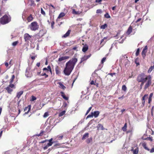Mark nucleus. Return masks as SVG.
Segmentation results:
<instances>
[{
	"label": "nucleus",
	"mask_w": 154,
	"mask_h": 154,
	"mask_svg": "<svg viewBox=\"0 0 154 154\" xmlns=\"http://www.w3.org/2000/svg\"><path fill=\"white\" fill-rule=\"evenodd\" d=\"M28 3L31 6H35V4L34 3V2L33 0H29Z\"/></svg>",
	"instance_id": "obj_24"
},
{
	"label": "nucleus",
	"mask_w": 154,
	"mask_h": 154,
	"mask_svg": "<svg viewBox=\"0 0 154 154\" xmlns=\"http://www.w3.org/2000/svg\"><path fill=\"white\" fill-rule=\"evenodd\" d=\"M97 13H102V11L100 9H98L96 11Z\"/></svg>",
	"instance_id": "obj_54"
},
{
	"label": "nucleus",
	"mask_w": 154,
	"mask_h": 154,
	"mask_svg": "<svg viewBox=\"0 0 154 154\" xmlns=\"http://www.w3.org/2000/svg\"><path fill=\"white\" fill-rule=\"evenodd\" d=\"M124 98V95L122 96V97H119L118 98L119 99L122 100Z\"/></svg>",
	"instance_id": "obj_62"
},
{
	"label": "nucleus",
	"mask_w": 154,
	"mask_h": 154,
	"mask_svg": "<svg viewBox=\"0 0 154 154\" xmlns=\"http://www.w3.org/2000/svg\"><path fill=\"white\" fill-rule=\"evenodd\" d=\"M124 37V36L123 35H122L121 37V39H122L121 41L120 40V39L119 40V42L120 43H122L123 42V41H124V40L125 39V38L124 39V38H123Z\"/></svg>",
	"instance_id": "obj_41"
},
{
	"label": "nucleus",
	"mask_w": 154,
	"mask_h": 154,
	"mask_svg": "<svg viewBox=\"0 0 154 154\" xmlns=\"http://www.w3.org/2000/svg\"><path fill=\"white\" fill-rule=\"evenodd\" d=\"M32 37V35H30L27 33L25 34L24 35V38L26 42H28Z\"/></svg>",
	"instance_id": "obj_6"
},
{
	"label": "nucleus",
	"mask_w": 154,
	"mask_h": 154,
	"mask_svg": "<svg viewBox=\"0 0 154 154\" xmlns=\"http://www.w3.org/2000/svg\"><path fill=\"white\" fill-rule=\"evenodd\" d=\"M50 10V13H53L55 12V7L51 4L48 5Z\"/></svg>",
	"instance_id": "obj_7"
},
{
	"label": "nucleus",
	"mask_w": 154,
	"mask_h": 154,
	"mask_svg": "<svg viewBox=\"0 0 154 154\" xmlns=\"http://www.w3.org/2000/svg\"><path fill=\"white\" fill-rule=\"evenodd\" d=\"M70 30H69L67 31V32L62 37H64V38H66V37H67V36H68L69 34H70Z\"/></svg>",
	"instance_id": "obj_22"
},
{
	"label": "nucleus",
	"mask_w": 154,
	"mask_h": 154,
	"mask_svg": "<svg viewBox=\"0 0 154 154\" xmlns=\"http://www.w3.org/2000/svg\"><path fill=\"white\" fill-rule=\"evenodd\" d=\"M11 20L10 17L5 15L0 19V22L2 24H5L8 23Z\"/></svg>",
	"instance_id": "obj_3"
},
{
	"label": "nucleus",
	"mask_w": 154,
	"mask_h": 154,
	"mask_svg": "<svg viewBox=\"0 0 154 154\" xmlns=\"http://www.w3.org/2000/svg\"><path fill=\"white\" fill-rule=\"evenodd\" d=\"M41 14L44 15L45 16V13L42 8H41Z\"/></svg>",
	"instance_id": "obj_44"
},
{
	"label": "nucleus",
	"mask_w": 154,
	"mask_h": 154,
	"mask_svg": "<svg viewBox=\"0 0 154 154\" xmlns=\"http://www.w3.org/2000/svg\"><path fill=\"white\" fill-rule=\"evenodd\" d=\"M61 144L60 143H57L56 144L54 145V147H56V148H58V147H57V146H61Z\"/></svg>",
	"instance_id": "obj_49"
},
{
	"label": "nucleus",
	"mask_w": 154,
	"mask_h": 154,
	"mask_svg": "<svg viewBox=\"0 0 154 154\" xmlns=\"http://www.w3.org/2000/svg\"><path fill=\"white\" fill-rule=\"evenodd\" d=\"M55 120L54 119H50L49 124L51 126H54L56 125V124L54 123L55 122Z\"/></svg>",
	"instance_id": "obj_11"
},
{
	"label": "nucleus",
	"mask_w": 154,
	"mask_h": 154,
	"mask_svg": "<svg viewBox=\"0 0 154 154\" xmlns=\"http://www.w3.org/2000/svg\"><path fill=\"white\" fill-rule=\"evenodd\" d=\"M29 27L31 30L35 31L38 29L39 26L37 22H33L29 25Z\"/></svg>",
	"instance_id": "obj_4"
},
{
	"label": "nucleus",
	"mask_w": 154,
	"mask_h": 154,
	"mask_svg": "<svg viewBox=\"0 0 154 154\" xmlns=\"http://www.w3.org/2000/svg\"><path fill=\"white\" fill-rule=\"evenodd\" d=\"M100 114V112L99 111H95L93 112V116H94L95 118L97 117Z\"/></svg>",
	"instance_id": "obj_16"
},
{
	"label": "nucleus",
	"mask_w": 154,
	"mask_h": 154,
	"mask_svg": "<svg viewBox=\"0 0 154 154\" xmlns=\"http://www.w3.org/2000/svg\"><path fill=\"white\" fill-rule=\"evenodd\" d=\"M153 94L152 93H151L150 94H149V98H152V97L153 96Z\"/></svg>",
	"instance_id": "obj_58"
},
{
	"label": "nucleus",
	"mask_w": 154,
	"mask_h": 154,
	"mask_svg": "<svg viewBox=\"0 0 154 154\" xmlns=\"http://www.w3.org/2000/svg\"><path fill=\"white\" fill-rule=\"evenodd\" d=\"M15 78V76L14 75H13L12 76L11 78V81L10 82V84H11L14 81V80Z\"/></svg>",
	"instance_id": "obj_37"
},
{
	"label": "nucleus",
	"mask_w": 154,
	"mask_h": 154,
	"mask_svg": "<svg viewBox=\"0 0 154 154\" xmlns=\"http://www.w3.org/2000/svg\"><path fill=\"white\" fill-rule=\"evenodd\" d=\"M146 49L144 48L143 49V50H142V51L141 53V54H142V56L143 57V58H144V57H145V56H146Z\"/></svg>",
	"instance_id": "obj_20"
},
{
	"label": "nucleus",
	"mask_w": 154,
	"mask_h": 154,
	"mask_svg": "<svg viewBox=\"0 0 154 154\" xmlns=\"http://www.w3.org/2000/svg\"><path fill=\"white\" fill-rule=\"evenodd\" d=\"M40 75L41 76H43L45 75V78H47V77H48V75H46L45 73H42V74H41Z\"/></svg>",
	"instance_id": "obj_47"
},
{
	"label": "nucleus",
	"mask_w": 154,
	"mask_h": 154,
	"mask_svg": "<svg viewBox=\"0 0 154 154\" xmlns=\"http://www.w3.org/2000/svg\"><path fill=\"white\" fill-rule=\"evenodd\" d=\"M54 22L52 21L51 23V28L53 29L54 28Z\"/></svg>",
	"instance_id": "obj_55"
},
{
	"label": "nucleus",
	"mask_w": 154,
	"mask_h": 154,
	"mask_svg": "<svg viewBox=\"0 0 154 154\" xmlns=\"http://www.w3.org/2000/svg\"><path fill=\"white\" fill-rule=\"evenodd\" d=\"M90 84L91 85H95V83H94V81L92 80Z\"/></svg>",
	"instance_id": "obj_63"
},
{
	"label": "nucleus",
	"mask_w": 154,
	"mask_h": 154,
	"mask_svg": "<svg viewBox=\"0 0 154 154\" xmlns=\"http://www.w3.org/2000/svg\"><path fill=\"white\" fill-rule=\"evenodd\" d=\"M107 26V25L106 24H104V25H102L100 26V28L102 29H104Z\"/></svg>",
	"instance_id": "obj_35"
},
{
	"label": "nucleus",
	"mask_w": 154,
	"mask_h": 154,
	"mask_svg": "<svg viewBox=\"0 0 154 154\" xmlns=\"http://www.w3.org/2000/svg\"><path fill=\"white\" fill-rule=\"evenodd\" d=\"M97 127L98 129H101L102 130H104V128L103 127V126L101 124H99L98 125Z\"/></svg>",
	"instance_id": "obj_26"
},
{
	"label": "nucleus",
	"mask_w": 154,
	"mask_h": 154,
	"mask_svg": "<svg viewBox=\"0 0 154 154\" xmlns=\"http://www.w3.org/2000/svg\"><path fill=\"white\" fill-rule=\"evenodd\" d=\"M48 141H47V142H49L48 143H53V142H52V141L53 140V139L52 138H51L49 140H48Z\"/></svg>",
	"instance_id": "obj_56"
},
{
	"label": "nucleus",
	"mask_w": 154,
	"mask_h": 154,
	"mask_svg": "<svg viewBox=\"0 0 154 154\" xmlns=\"http://www.w3.org/2000/svg\"><path fill=\"white\" fill-rule=\"evenodd\" d=\"M14 86V85L13 84H10L8 87L11 88H13Z\"/></svg>",
	"instance_id": "obj_57"
},
{
	"label": "nucleus",
	"mask_w": 154,
	"mask_h": 154,
	"mask_svg": "<svg viewBox=\"0 0 154 154\" xmlns=\"http://www.w3.org/2000/svg\"><path fill=\"white\" fill-rule=\"evenodd\" d=\"M89 137V134L88 133H85L82 136V139L84 140Z\"/></svg>",
	"instance_id": "obj_19"
},
{
	"label": "nucleus",
	"mask_w": 154,
	"mask_h": 154,
	"mask_svg": "<svg viewBox=\"0 0 154 154\" xmlns=\"http://www.w3.org/2000/svg\"><path fill=\"white\" fill-rule=\"evenodd\" d=\"M154 152V148H152V149L150 151V152L152 153Z\"/></svg>",
	"instance_id": "obj_60"
},
{
	"label": "nucleus",
	"mask_w": 154,
	"mask_h": 154,
	"mask_svg": "<svg viewBox=\"0 0 154 154\" xmlns=\"http://www.w3.org/2000/svg\"><path fill=\"white\" fill-rule=\"evenodd\" d=\"M139 51H140V49H139V48H138L137 49L136 52V56H137L138 55Z\"/></svg>",
	"instance_id": "obj_48"
},
{
	"label": "nucleus",
	"mask_w": 154,
	"mask_h": 154,
	"mask_svg": "<svg viewBox=\"0 0 154 154\" xmlns=\"http://www.w3.org/2000/svg\"><path fill=\"white\" fill-rule=\"evenodd\" d=\"M74 56V57L69 61L66 64V67L64 70L63 72L66 75H69L73 69L74 67L77 62L78 60Z\"/></svg>",
	"instance_id": "obj_1"
},
{
	"label": "nucleus",
	"mask_w": 154,
	"mask_h": 154,
	"mask_svg": "<svg viewBox=\"0 0 154 154\" xmlns=\"http://www.w3.org/2000/svg\"><path fill=\"white\" fill-rule=\"evenodd\" d=\"M133 23H131V26H130L128 29V30L126 32V34L127 35H129L131 33V32H132V28L131 26L132 25H133Z\"/></svg>",
	"instance_id": "obj_10"
},
{
	"label": "nucleus",
	"mask_w": 154,
	"mask_h": 154,
	"mask_svg": "<svg viewBox=\"0 0 154 154\" xmlns=\"http://www.w3.org/2000/svg\"><path fill=\"white\" fill-rule=\"evenodd\" d=\"M134 154H137L138 152V148L136 147L135 149L132 150Z\"/></svg>",
	"instance_id": "obj_25"
},
{
	"label": "nucleus",
	"mask_w": 154,
	"mask_h": 154,
	"mask_svg": "<svg viewBox=\"0 0 154 154\" xmlns=\"http://www.w3.org/2000/svg\"><path fill=\"white\" fill-rule=\"evenodd\" d=\"M147 80V81L144 86L145 89L148 88L151 84V77L150 75L147 76L144 73H142L139 74L137 78V81L138 82H146Z\"/></svg>",
	"instance_id": "obj_2"
},
{
	"label": "nucleus",
	"mask_w": 154,
	"mask_h": 154,
	"mask_svg": "<svg viewBox=\"0 0 154 154\" xmlns=\"http://www.w3.org/2000/svg\"><path fill=\"white\" fill-rule=\"evenodd\" d=\"M18 43H19V42L18 41H16L13 42L12 44V45L13 46H15L17 45V44Z\"/></svg>",
	"instance_id": "obj_43"
},
{
	"label": "nucleus",
	"mask_w": 154,
	"mask_h": 154,
	"mask_svg": "<svg viewBox=\"0 0 154 154\" xmlns=\"http://www.w3.org/2000/svg\"><path fill=\"white\" fill-rule=\"evenodd\" d=\"M48 112H45L43 116V117L44 118H46L48 116Z\"/></svg>",
	"instance_id": "obj_45"
},
{
	"label": "nucleus",
	"mask_w": 154,
	"mask_h": 154,
	"mask_svg": "<svg viewBox=\"0 0 154 154\" xmlns=\"http://www.w3.org/2000/svg\"><path fill=\"white\" fill-rule=\"evenodd\" d=\"M55 71L56 74L57 75H59L61 73L60 68L57 66H56L55 67Z\"/></svg>",
	"instance_id": "obj_13"
},
{
	"label": "nucleus",
	"mask_w": 154,
	"mask_h": 154,
	"mask_svg": "<svg viewBox=\"0 0 154 154\" xmlns=\"http://www.w3.org/2000/svg\"><path fill=\"white\" fill-rule=\"evenodd\" d=\"M23 91H21L18 92L17 94L16 97L18 98H19L23 94Z\"/></svg>",
	"instance_id": "obj_23"
},
{
	"label": "nucleus",
	"mask_w": 154,
	"mask_h": 154,
	"mask_svg": "<svg viewBox=\"0 0 154 154\" xmlns=\"http://www.w3.org/2000/svg\"><path fill=\"white\" fill-rule=\"evenodd\" d=\"M66 113V111L65 110H64L60 112L59 114V116H63L64 114H65V113Z\"/></svg>",
	"instance_id": "obj_36"
},
{
	"label": "nucleus",
	"mask_w": 154,
	"mask_h": 154,
	"mask_svg": "<svg viewBox=\"0 0 154 154\" xmlns=\"http://www.w3.org/2000/svg\"><path fill=\"white\" fill-rule=\"evenodd\" d=\"M127 87L125 85H123L122 87V90L125 91L127 90Z\"/></svg>",
	"instance_id": "obj_38"
},
{
	"label": "nucleus",
	"mask_w": 154,
	"mask_h": 154,
	"mask_svg": "<svg viewBox=\"0 0 154 154\" xmlns=\"http://www.w3.org/2000/svg\"><path fill=\"white\" fill-rule=\"evenodd\" d=\"M148 103H150L152 100V98H148Z\"/></svg>",
	"instance_id": "obj_61"
},
{
	"label": "nucleus",
	"mask_w": 154,
	"mask_h": 154,
	"mask_svg": "<svg viewBox=\"0 0 154 154\" xmlns=\"http://www.w3.org/2000/svg\"><path fill=\"white\" fill-rule=\"evenodd\" d=\"M142 146L145 149L147 150L148 151L149 150V149L147 147L146 144L145 143H143L142 144Z\"/></svg>",
	"instance_id": "obj_31"
},
{
	"label": "nucleus",
	"mask_w": 154,
	"mask_h": 154,
	"mask_svg": "<svg viewBox=\"0 0 154 154\" xmlns=\"http://www.w3.org/2000/svg\"><path fill=\"white\" fill-rule=\"evenodd\" d=\"M59 87L60 88H61L63 89H65L66 88V87L61 82H59L58 83Z\"/></svg>",
	"instance_id": "obj_28"
},
{
	"label": "nucleus",
	"mask_w": 154,
	"mask_h": 154,
	"mask_svg": "<svg viewBox=\"0 0 154 154\" xmlns=\"http://www.w3.org/2000/svg\"><path fill=\"white\" fill-rule=\"evenodd\" d=\"M104 17L106 18H109L110 17V16L108 13H106L104 15Z\"/></svg>",
	"instance_id": "obj_42"
},
{
	"label": "nucleus",
	"mask_w": 154,
	"mask_h": 154,
	"mask_svg": "<svg viewBox=\"0 0 154 154\" xmlns=\"http://www.w3.org/2000/svg\"><path fill=\"white\" fill-rule=\"evenodd\" d=\"M47 68L48 69V70L51 73V67L50 66H48L47 67Z\"/></svg>",
	"instance_id": "obj_53"
},
{
	"label": "nucleus",
	"mask_w": 154,
	"mask_h": 154,
	"mask_svg": "<svg viewBox=\"0 0 154 154\" xmlns=\"http://www.w3.org/2000/svg\"><path fill=\"white\" fill-rule=\"evenodd\" d=\"M28 109V111L27 112H26L25 113V114H27L29 112L30 110L31 109L30 106H29L28 107H26L24 109V111H25L27 110Z\"/></svg>",
	"instance_id": "obj_27"
},
{
	"label": "nucleus",
	"mask_w": 154,
	"mask_h": 154,
	"mask_svg": "<svg viewBox=\"0 0 154 154\" xmlns=\"http://www.w3.org/2000/svg\"><path fill=\"white\" fill-rule=\"evenodd\" d=\"M148 95L147 94H145L142 97V103L143 105V106H144L145 104V99L148 98Z\"/></svg>",
	"instance_id": "obj_9"
},
{
	"label": "nucleus",
	"mask_w": 154,
	"mask_h": 154,
	"mask_svg": "<svg viewBox=\"0 0 154 154\" xmlns=\"http://www.w3.org/2000/svg\"><path fill=\"white\" fill-rule=\"evenodd\" d=\"M30 70L29 68H27L26 70L25 75L27 77H31L32 76V72Z\"/></svg>",
	"instance_id": "obj_5"
},
{
	"label": "nucleus",
	"mask_w": 154,
	"mask_h": 154,
	"mask_svg": "<svg viewBox=\"0 0 154 154\" xmlns=\"http://www.w3.org/2000/svg\"><path fill=\"white\" fill-rule=\"evenodd\" d=\"M72 13L74 14H80L79 11H76L74 9L72 8Z\"/></svg>",
	"instance_id": "obj_29"
},
{
	"label": "nucleus",
	"mask_w": 154,
	"mask_h": 154,
	"mask_svg": "<svg viewBox=\"0 0 154 154\" xmlns=\"http://www.w3.org/2000/svg\"><path fill=\"white\" fill-rule=\"evenodd\" d=\"M65 15V14L63 12L60 13L58 17V18H60L63 17Z\"/></svg>",
	"instance_id": "obj_32"
},
{
	"label": "nucleus",
	"mask_w": 154,
	"mask_h": 154,
	"mask_svg": "<svg viewBox=\"0 0 154 154\" xmlns=\"http://www.w3.org/2000/svg\"><path fill=\"white\" fill-rule=\"evenodd\" d=\"M106 60V58L103 57V58L101 61V63H103Z\"/></svg>",
	"instance_id": "obj_51"
},
{
	"label": "nucleus",
	"mask_w": 154,
	"mask_h": 154,
	"mask_svg": "<svg viewBox=\"0 0 154 154\" xmlns=\"http://www.w3.org/2000/svg\"><path fill=\"white\" fill-rule=\"evenodd\" d=\"M69 56H64L62 57H60L58 59V61H61L62 60H66L69 58Z\"/></svg>",
	"instance_id": "obj_15"
},
{
	"label": "nucleus",
	"mask_w": 154,
	"mask_h": 154,
	"mask_svg": "<svg viewBox=\"0 0 154 154\" xmlns=\"http://www.w3.org/2000/svg\"><path fill=\"white\" fill-rule=\"evenodd\" d=\"M61 96L66 100H67L68 99V98L66 96L64 93L63 92H61Z\"/></svg>",
	"instance_id": "obj_21"
},
{
	"label": "nucleus",
	"mask_w": 154,
	"mask_h": 154,
	"mask_svg": "<svg viewBox=\"0 0 154 154\" xmlns=\"http://www.w3.org/2000/svg\"><path fill=\"white\" fill-rule=\"evenodd\" d=\"M127 126V123H125L124 126L122 128V129L124 131H126Z\"/></svg>",
	"instance_id": "obj_33"
},
{
	"label": "nucleus",
	"mask_w": 154,
	"mask_h": 154,
	"mask_svg": "<svg viewBox=\"0 0 154 154\" xmlns=\"http://www.w3.org/2000/svg\"><path fill=\"white\" fill-rule=\"evenodd\" d=\"M63 137V135H61V136H57V138L59 140H60L62 139Z\"/></svg>",
	"instance_id": "obj_52"
},
{
	"label": "nucleus",
	"mask_w": 154,
	"mask_h": 154,
	"mask_svg": "<svg viewBox=\"0 0 154 154\" xmlns=\"http://www.w3.org/2000/svg\"><path fill=\"white\" fill-rule=\"evenodd\" d=\"M44 131H41L40 133L37 134V136H41L42 135Z\"/></svg>",
	"instance_id": "obj_50"
},
{
	"label": "nucleus",
	"mask_w": 154,
	"mask_h": 154,
	"mask_svg": "<svg viewBox=\"0 0 154 154\" xmlns=\"http://www.w3.org/2000/svg\"><path fill=\"white\" fill-rule=\"evenodd\" d=\"M102 0H96V2L97 3L100 2Z\"/></svg>",
	"instance_id": "obj_64"
},
{
	"label": "nucleus",
	"mask_w": 154,
	"mask_h": 154,
	"mask_svg": "<svg viewBox=\"0 0 154 154\" xmlns=\"http://www.w3.org/2000/svg\"><path fill=\"white\" fill-rule=\"evenodd\" d=\"M93 112L91 113V114L88 115L86 117V119L92 117H93Z\"/></svg>",
	"instance_id": "obj_40"
},
{
	"label": "nucleus",
	"mask_w": 154,
	"mask_h": 154,
	"mask_svg": "<svg viewBox=\"0 0 154 154\" xmlns=\"http://www.w3.org/2000/svg\"><path fill=\"white\" fill-rule=\"evenodd\" d=\"M47 142V143L46 142L45 143V146L43 148L44 150H45L47 149L48 147L51 146L53 144V143H48V142Z\"/></svg>",
	"instance_id": "obj_14"
},
{
	"label": "nucleus",
	"mask_w": 154,
	"mask_h": 154,
	"mask_svg": "<svg viewBox=\"0 0 154 154\" xmlns=\"http://www.w3.org/2000/svg\"><path fill=\"white\" fill-rule=\"evenodd\" d=\"M33 19V17L31 15H30L27 18V20L29 22L32 20Z\"/></svg>",
	"instance_id": "obj_30"
},
{
	"label": "nucleus",
	"mask_w": 154,
	"mask_h": 154,
	"mask_svg": "<svg viewBox=\"0 0 154 154\" xmlns=\"http://www.w3.org/2000/svg\"><path fill=\"white\" fill-rule=\"evenodd\" d=\"M47 141H48V140H43L42 141H41L40 143H46L47 142Z\"/></svg>",
	"instance_id": "obj_59"
},
{
	"label": "nucleus",
	"mask_w": 154,
	"mask_h": 154,
	"mask_svg": "<svg viewBox=\"0 0 154 154\" xmlns=\"http://www.w3.org/2000/svg\"><path fill=\"white\" fill-rule=\"evenodd\" d=\"M6 89L9 93H11L12 91V90L11 88L8 86L6 88Z\"/></svg>",
	"instance_id": "obj_34"
},
{
	"label": "nucleus",
	"mask_w": 154,
	"mask_h": 154,
	"mask_svg": "<svg viewBox=\"0 0 154 154\" xmlns=\"http://www.w3.org/2000/svg\"><path fill=\"white\" fill-rule=\"evenodd\" d=\"M154 69V65L153 66H151L148 70V72H151Z\"/></svg>",
	"instance_id": "obj_46"
},
{
	"label": "nucleus",
	"mask_w": 154,
	"mask_h": 154,
	"mask_svg": "<svg viewBox=\"0 0 154 154\" xmlns=\"http://www.w3.org/2000/svg\"><path fill=\"white\" fill-rule=\"evenodd\" d=\"M36 99V98L35 97L32 96L31 97V99H30V101H33L35 100Z\"/></svg>",
	"instance_id": "obj_39"
},
{
	"label": "nucleus",
	"mask_w": 154,
	"mask_h": 154,
	"mask_svg": "<svg viewBox=\"0 0 154 154\" xmlns=\"http://www.w3.org/2000/svg\"><path fill=\"white\" fill-rule=\"evenodd\" d=\"M124 65L126 67H127L129 65V61L127 60H125L124 61Z\"/></svg>",
	"instance_id": "obj_17"
},
{
	"label": "nucleus",
	"mask_w": 154,
	"mask_h": 154,
	"mask_svg": "<svg viewBox=\"0 0 154 154\" xmlns=\"http://www.w3.org/2000/svg\"><path fill=\"white\" fill-rule=\"evenodd\" d=\"M91 54L87 56H84L83 57L81 58V60L80 62V63H81L82 62L86 60H87L88 58L91 57Z\"/></svg>",
	"instance_id": "obj_8"
},
{
	"label": "nucleus",
	"mask_w": 154,
	"mask_h": 154,
	"mask_svg": "<svg viewBox=\"0 0 154 154\" xmlns=\"http://www.w3.org/2000/svg\"><path fill=\"white\" fill-rule=\"evenodd\" d=\"M88 46L87 45H85L82 49V51L83 52H85L87 51L88 49Z\"/></svg>",
	"instance_id": "obj_18"
},
{
	"label": "nucleus",
	"mask_w": 154,
	"mask_h": 154,
	"mask_svg": "<svg viewBox=\"0 0 154 154\" xmlns=\"http://www.w3.org/2000/svg\"><path fill=\"white\" fill-rule=\"evenodd\" d=\"M93 142V138L92 137H91L90 138L87 139L86 140L85 142L87 144H92Z\"/></svg>",
	"instance_id": "obj_12"
}]
</instances>
